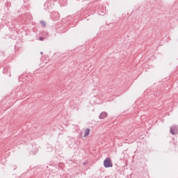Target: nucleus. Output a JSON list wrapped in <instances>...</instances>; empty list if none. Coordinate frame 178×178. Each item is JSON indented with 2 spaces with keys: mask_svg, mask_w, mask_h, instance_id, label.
I'll use <instances>...</instances> for the list:
<instances>
[{
  "mask_svg": "<svg viewBox=\"0 0 178 178\" xmlns=\"http://www.w3.org/2000/svg\"><path fill=\"white\" fill-rule=\"evenodd\" d=\"M104 168H112V166H113V163H112L111 158L108 157L106 159H104Z\"/></svg>",
  "mask_w": 178,
  "mask_h": 178,
  "instance_id": "obj_1",
  "label": "nucleus"
},
{
  "mask_svg": "<svg viewBox=\"0 0 178 178\" xmlns=\"http://www.w3.org/2000/svg\"><path fill=\"white\" fill-rule=\"evenodd\" d=\"M170 133L172 134V136H176L178 134V126L172 125L170 129Z\"/></svg>",
  "mask_w": 178,
  "mask_h": 178,
  "instance_id": "obj_2",
  "label": "nucleus"
},
{
  "mask_svg": "<svg viewBox=\"0 0 178 178\" xmlns=\"http://www.w3.org/2000/svg\"><path fill=\"white\" fill-rule=\"evenodd\" d=\"M105 118H108V113L103 111L99 115V119L102 120V119H105Z\"/></svg>",
  "mask_w": 178,
  "mask_h": 178,
  "instance_id": "obj_3",
  "label": "nucleus"
},
{
  "mask_svg": "<svg viewBox=\"0 0 178 178\" xmlns=\"http://www.w3.org/2000/svg\"><path fill=\"white\" fill-rule=\"evenodd\" d=\"M99 12L102 16H104V15H105V9H104L102 6L99 7Z\"/></svg>",
  "mask_w": 178,
  "mask_h": 178,
  "instance_id": "obj_4",
  "label": "nucleus"
},
{
  "mask_svg": "<svg viewBox=\"0 0 178 178\" xmlns=\"http://www.w3.org/2000/svg\"><path fill=\"white\" fill-rule=\"evenodd\" d=\"M89 135H90V129L86 128L85 129V134L83 135V137H87V136H89Z\"/></svg>",
  "mask_w": 178,
  "mask_h": 178,
  "instance_id": "obj_5",
  "label": "nucleus"
},
{
  "mask_svg": "<svg viewBox=\"0 0 178 178\" xmlns=\"http://www.w3.org/2000/svg\"><path fill=\"white\" fill-rule=\"evenodd\" d=\"M40 24L42 25V27H47V22L44 20L40 21Z\"/></svg>",
  "mask_w": 178,
  "mask_h": 178,
  "instance_id": "obj_6",
  "label": "nucleus"
},
{
  "mask_svg": "<svg viewBox=\"0 0 178 178\" xmlns=\"http://www.w3.org/2000/svg\"><path fill=\"white\" fill-rule=\"evenodd\" d=\"M54 15L56 16V18L54 19V20H59V14L58 13H55Z\"/></svg>",
  "mask_w": 178,
  "mask_h": 178,
  "instance_id": "obj_7",
  "label": "nucleus"
},
{
  "mask_svg": "<svg viewBox=\"0 0 178 178\" xmlns=\"http://www.w3.org/2000/svg\"><path fill=\"white\" fill-rule=\"evenodd\" d=\"M44 38H42V37H39V40L40 41H44Z\"/></svg>",
  "mask_w": 178,
  "mask_h": 178,
  "instance_id": "obj_8",
  "label": "nucleus"
},
{
  "mask_svg": "<svg viewBox=\"0 0 178 178\" xmlns=\"http://www.w3.org/2000/svg\"><path fill=\"white\" fill-rule=\"evenodd\" d=\"M42 54H44L42 51L40 52V54L42 55Z\"/></svg>",
  "mask_w": 178,
  "mask_h": 178,
  "instance_id": "obj_9",
  "label": "nucleus"
}]
</instances>
